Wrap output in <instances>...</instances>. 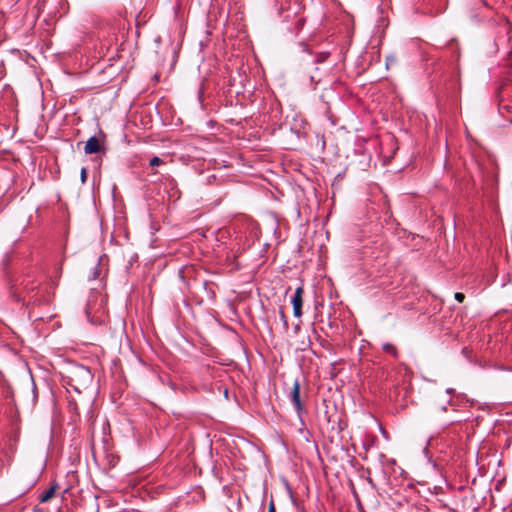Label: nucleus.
<instances>
[{"instance_id": "f257e3e1", "label": "nucleus", "mask_w": 512, "mask_h": 512, "mask_svg": "<svg viewBox=\"0 0 512 512\" xmlns=\"http://www.w3.org/2000/svg\"><path fill=\"white\" fill-rule=\"evenodd\" d=\"M303 293L304 289L302 286L298 287L292 297V306L294 316L299 318L302 315V305H303Z\"/></svg>"}, {"instance_id": "f03ea898", "label": "nucleus", "mask_w": 512, "mask_h": 512, "mask_svg": "<svg viewBox=\"0 0 512 512\" xmlns=\"http://www.w3.org/2000/svg\"><path fill=\"white\" fill-rule=\"evenodd\" d=\"M291 401L298 413L303 410V406L300 400V384L298 381H295L293 384V388L291 391Z\"/></svg>"}, {"instance_id": "7ed1b4c3", "label": "nucleus", "mask_w": 512, "mask_h": 512, "mask_svg": "<svg viewBox=\"0 0 512 512\" xmlns=\"http://www.w3.org/2000/svg\"><path fill=\"white\" fill-rule=\"evenodd\" d=\"M100 143H99V140L93 136V137H90L86 144H85V147H84V151L86 154H94V153H98L100 151Z\"/></svg>"}, {"instance_id": "20e7f679", "label": "nucleus", "mask_w": 512, "mask_h": 512, "mask_svg": "<svg viewBox=\"0 0 512 512\" xmlns=\"http://www.w3.org/2000/svg\"><path fill=\"white\" fill-rule=\"evenodd\" d=\"M57 488H58V485L56 483H54L47 490L43 491L39 495L40 502L45 503V502H48L50 499H52L56 493Z\"/></svg>"}, {"instance_id": "39448f33", "label": "nucleus", "mask_w": 512, "mask_h": 512, "mask_svg": "<svg viewBox=\"0 0 512 512\" xmlns=\"http://www.w3.org/2000/svg\"><path fill=\"white\" fill-rule=\"evenodd\" d=\"M383 351L396 357L398 354L397 348L391 343H385L382 347Z\"/></svg>"}, {"instance_id": "423d86ee", "label": "nucleus", "mask_w": 512, "mask_h": 512, "mask_svg": "<svg viewBox=\"0 0 512 512\" xmlns=\"http://www.w3.org/2000/svg\"><path fill=\"white\" fill-rule=\"evenodd\" d=\"M150 166L152 167H155V166H160V165H163L164 164V161L157 157V156H154L151 160H150Z\"/></svg>"}, {"instance_id": "0eeeda50", "label": "nucleus", "mask_w": 512, "mask_h": 512, "mask_svg": "<svg viewBox=\"0 0 512 512\" xmlns=\"http://www.w3.org/2000/svg\"><path fill=\"white\" fill-rule=\"evenodd\" d=\"M454 298H455L458 302H460V303H461V302H463V301H464V299H465V295H464L463 293H461V292H457V293H455Z\"/></svg>"}, {"instance_id": "6e6552de", "label": "nucleus", "mask_w": 512, "mask_h": 512, "mask_svg": "<svg viewBox=\"0 0 512 512\" xmlns=\"http://www.w3.org/2000/svg\"><path fill=\"white\" fill-rule=\"evenodd\" d=\"M268 512H276L275 505L273 502L270 503Z\"/></svg>"}, {"instance_id": "1a4fd4ad", "label": "nucleus", "mask_w": 512, "mask_h": 512, "mask_svg": "<svg viewBox=\"0 0 512 512\" xmlns=\"http://www.w3.org/2000/svg\"><path fill=\"white\" fill-rule=\"evenodd\" d=\"M81 179H82L83 182L86 179V169L85 168H83L82 171H81Z\"/></svg>"}, {"instance_id": "9d476101", "label": "nucleus", "mask_w": 512, "mask_h": 512, "mask_svg": "<svg viewBox=\"0 0 512 512\" xmlns=\"http://www.w3.org/2000/svg\"><path fill=\"white\" fill-rule=\"evenodd\" d=\"M86 314L90 318V314H91V306H90V304L87 305Z\"/></svg>"}]
</instances>
